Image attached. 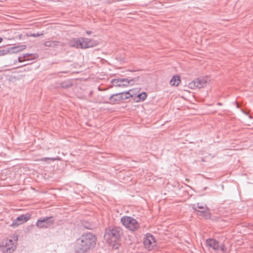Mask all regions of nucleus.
I'll return each instance as SVG.
<instances>
[{"label": "nucleus", "instance_id": "obj_20", "mask_svg": "<svg viewBox=\"0 0 253 253\" xmlns=\"http://www.w3.org/2000/svg\"><path fill=\"white\" fill-rule=\"evenodd\" d=\"M81 224L84 227L87 229L92 230L95 227L94 225L86 220H82Z\"/></svg>", "mask_w": 253, "mask_h": 253}, {"label": "nucleus", "instance_id": "obj_13", "mask_svg": "<svg viewBox=\"0 0 253 253\" xmlns=\"http://www.w3.org/2000/svg\"><path fill=\"white\" fill-rule=\"evenodd\" d=\"M139 79V77H134L132 79H129V78H121V81H122V83L124 87H126L129 85H133V84H131V82H137L138 81Z\"/></svg>", "mask_w": 253, "mask_h": 253}, {"label": "nucleus", "instance_id": "obj_26", "mask_svg": "<svg viewBox=\"0 0 253 253\" xmlns=\"http://www.w3.org/2000/svg\"><path fill=\"white\" fill-rule=\"evenodd\" d=\"M42 35H43V34L42 33H29V34H27V36L28 37H38L40 36H42Z\"/></svg>", "mask_w": 253, "mask_h": 253}, {"label": "nucleus", "instance_id": "obj_22", "mask_svg": "<svg viewBox=\"0 0 253 253\" xmlns=\"http://www.w3.org/2000/svg\"><path fill=\"white\" fill-rule=\"evenodd\" d=\"M197 79H196V80H193L189 83L188 87L192 89H196L198 88V86H197Z\"/></svg>", "mask_w": 253, "mask_h": 253}, {"label": "nucleus", "instance_id": "obj_39", "mask_svg": "<svg viewBox=\"0 0 253 253\" xmlns=\"http://www.w3.org/2000/svg\"><path fill=\"white\" fill-rule=\"evenodd\" d=\"M244 114H246V115H248L247 113H246V112H243Z\"/></svg>", "mask_w": 253, "mask_h": 253}, {"label": "nucleus", "instance_id": "obj_33", "mask_svg": "<svg viewBox=\"0 0 253 253\" xmlns=\"http://www.w3.org/2000/svg\"><path fill=\"white\" fill-rule=\"evenodd\" d=\"M193 205H196V207L200 206L201 204L199 203H197L196 204H194Z\"/></svg>", "mask_w": 253, "mask_h": 253}, {"label": "nucleus", "instance_id": "obj_1", "mask_svg": "<svg viewBox=\"0 0 253 253\" xmlns=\"http://www.w3.org/2000/svg\"><path fill=\"white\" fill-rule=\"evenodd\" d=\"M96 244V237L91 233L83 234L76 240L74 248L75 253H85Z\"/></svg>", "mask_w": 253, "mask_h": 253}, {"label": "nucleus", "instance_id": "obj_29", "mask_svg": "<svg viewBox=\"0 0 253 253\" xmlns=\"http://www.w3.org/2000/svg\"><path fill=\"white\" fill-rule=\"evenodd\" d=\"M25 61V60L22 59V58L21 57V56H19L18 57V59L17 60H16L14 61V64H16V63L17 62H19V63H22V62H23Z\"/></svg>", "mask_w": 253, "mask_h": 253}, {"label": "nucleus", "instance_id": "obj_6", "mask_svg": "<svg viewBox=\"0 0 253 253\" xmlns=\"http://www.w3.org/2000/svg\"><path fill=\"white\" fill-rule=\"evenodd\" d=\"M127 96H125L122 91L111 95L109 98V101L103 102L104 104H116L117 102L127 99Z\"/></svg>", "mask_w": 253, "mask_h": 253}, {"label": "nucleus", "instance_id": "obj_9", "mask_svg": "<svg viewBox=\"0 0 253 253\" xmlns=\"http://www.w3.org/2000/svg\"><path fill=\"white\" fill-rule=\"evenodd\" d=\"M192 209L197 212V215L201 216L206 219H210L211 218V214L210 212V209L208 207H206L203 210H198L196 207V205H192Z\"/></svg>", "mask_w": 253, "mask_h": 253}, {"label": "nucleus", "instance_id": "obj_7", "mask_svg": "<svg viewBox=\"0 0 253 253\" xmlns=\"http://www.w3.org/2000/svg\"><path fill=\"white\" fill-rule=\"evenodd\" d=\"M1 247L3 253H12L15 249V246L12 239L3 241L1 243Z\"/></svg>", "mask_w": 253, "mask_h": 253}, {"label": "nucleus", "instance_id": "obj_18", "mask_svg": "<svg viewBox=\"0 0 253 253\" xmlns=\"http://www.w3.org/2000/svg\"><path fill=\"white\" fill-rule=\"evenodd\" d=\"M145 236L146 237L144 239V245L146 249H147L149 251H150L153 249V247L155 246V245H153L150 239L146 237V234Z\"/></svg>", "mask_w": 253, "mask_h": 253}, {"label": "nucleus", "instance_id": "obj_21", "mask_svg": "<svg viewBox=\"0 0 253 253\" xmlns=\"http://www.w3.org/2000/svg\"><path fill=\"white\" fill-rule=\"evenodd\" d=\"M197 82L198 84L197 85V86H198V88H201L202 87H204V86H205L207 84V81L201 78H197Z\"/></svg>", "mask_w": 253, "mask_h": 253}, {"label": "nucleus", "instance_id": "obj_15", "mask_svg": "<svg viewBox=\"0 0 253 253\" xmlns=\"http://www.w3.org/2000/svg\"><path fill=\"white\" fill-rule=\"evenodd\" d=\"M21 57L25 61H31L37 59L38 57V55L36 53H25L22 54Z\"/></svg>", "mask_w": 253, "mask_h": 253}, {"label": "nucleus", "instance_id": "obj_11", "mask_svg": "<svg viewBox=\"0 0 253 253\" xmlns=\"http://www.w3.org/2000/svg\"><path fill=\"white\" fill-rule=\"evenodd\" d=\"M84 48H88L96 46L99 44V42L91 39L84 38Z\"/></svg>", "mask_w": 253, "mask_h": 253}, {"label": "nucleus", "instance_id": "obj_17", "mask_svg": "<svg viewBox=\"0 0 253 253\" xmlns=\"http://www.w3.org/2000/svg\"><path fill=\"white\" fill-rule=\"evenodd\" d=\"M73 85V81L71 80H67L60 82L59 86L63 88H68Z\"/></svg>", "mask_w": 253, "mask_h": 253}, {"label": "nucleus", "instance_id": "obj_28", "mask_svg": "<svg viewBox=\"0 0 253 253\" xmlns=\"http://www.w3.org/2000/svg\"><path fill=\"white\" fill-rule=\"evenodd\" d=\"M219 249L222 252H226L227 251V248L225 246V245L223 244L219 245Z\"/></svg>", "mask_w": 253, "mask_h": 253}, {"label": "nucleus", "instance_id": "obj_35", "mask_svg": "<svg viewBox=\"0 0 253 253\" xmlns=\"http://www.w3.org/2000/svg\"><path fill=\"white\" fill-rule=\"evenodd\" d=\"M3 39L1 37H0V43H1Z\"/></svg>", "mask_w": 253, "mask_h": 253}, {"label": "nucleus", "instance_id": "obj_16", "mask_svg": "<svg viewBox=\"0 0 253 253\" xmlns=\"http://www.w3.org/2000/svg\"><path fill=\"white\" fill-rule=\"evenodd\" d=\"M147 94L146 92L143 91L140 93H138L134 98L136 102H140L143 101L147 97Z\"/></svg>", "mask_w": 253, "mask_h": 253}, {"label": "nucleus", "instance_id": "obj_38", "mask_svg": "<svg viewBox=\"0 0 253 253\" xmlns=\"http://www.w3.org/2000/svg\"><path fill=\"white\" fill-rule=\"evenodd\" d=\"M135 82H131V84H134V83H135Z\"/></svg>", "mask_w": 253, "mask_h": 253}, {"label": "nucleus", "instance_id": "obj_37", "mask_svg": "<svg viewBox=\"0 0 253 253\" xmlns=\"http://www.w3.org/2000/svg\"><path fill=\"white\" fill-rule=\"evenodd\" d=\"M26 64H24V65H22V66H19V67H22V66H26Z\"/></svg>", "mask_w": 253, "mask_h": 253}, {"label": "nucleus", "instance_id": "obj_4", "mask_svg": "<svg viewBox=\"0 0 253 253\" xmlns=\"http://www.w3.org/2000/svg\"><path fill=\"white\" fill-rule=\"evenodd\" d=\"M54 222L55 218L53 216L42 217L37 220L36 226L40 229H46L52 225Z\"/></svg>", "mask_w": 253, "mask_h": 253}, {"label": "nucleus", "instance_id": "obj_36", "mask_svg": "<svg viewBox=\"0 0 253 253\" xmlns=\"http://www.w3.org/2000/svg\"><path fill=\"white\" fill-rule=\"evenodd\" d=\"M136 71L135 70H131L130 72H135Z\"/></svg>", "mask_w": 253, "mask_h": 253}, {"label": "nucleus", "instance_id": "obj_2", "mask_svg": "<svg viewBox=\"0 0 253 253\" xmlns=\"http://www.w3.org/2000/svg\"><path fill=\"white\" fill-rule=\"evenodd\" d=\"M122 234V231L120 227H109L105 230L104 238L107 242L115 247L116 245H118Z\"/></svg>", "mask_w": 253, "mask_h": 253}, {"label": "nucleus", "instance_id": "obj_5", "mask_svg": "<svg viewBox=\"0 0 253 253\" xmlns=\"http://www.w3.org/2000/svg\"><path fill=\"white\" fill-rule=\"evenodd\" d=\"M26 47V45L25 44L4 47L0 49V56L6 55L8 53L12 54L17 53L25 49Z\"/></svg>", "mask_w": 253, "mask_h": 253}, {"label": "nucleus", "instance_id": "obj_24", "mask_svg": "<svg viewBox=\"0 0 253 253\" xmlns=\"http://www.w3.org/2000/svg\"><path fill=\"white\" fill-rule=\"evenodd\" d=\"M129 90V91H131L130 92V95H129V96H131V97H133V96L135 97V96H136L137 93L138 92V91L137 90V89L133 88V89H130Z\"/></svg>", "mask_w": 253, "mask_h": 253}, {"label": "nucleus", "instance_id": "obj_10", "mask_svg": "<svg viewBox=\"0 0 253 253\" xmlns=\"http://www.w3.org/2000/svg\"><path fill=\"white\" fill-rule=\"evenodd\" d=\"M84 38H74L69 41V44L71 47L84 49Z\"/></svg>", "mask_w": 253, "mask_h": 253}, {"label": "nucleus", "instance_id": "obj_34", "mask_svg": "<svg viewBox=\"0 0 253 253\" xmlns=\"http://www.w3.org/2000/svg\"><path fill=\"white\" fill-rule=\"evenodd\" d=\"M217 105H218V106H221L222 104V103H220V102H218V103H217Z\"/></svg>", "mask_w": 253, "mask_h": 253}, {"label": "nucleus", "instance_id": "obj_30", "mask_svg": "<svg viewBox=\"0 0 253 253\" xmlns=\"http://www.w3.org/2000/svg\"><path fill=\"white\" fill-rule=\"evenodd\" d=\"M197 208V209H198L203 210L205 209H206V207H208L206 204H203V205H201L200 206L196 207Z\"/></svg>", "mask_w": 253, "mask_h": 253}, {"label": "nucleus", "instance_id": "obj_25", "mask_svg": "<svg viewBox=\"0 0 253 253\" xmlns=\"http://www.w3.org/2000/svg\"><path fill=\"white\" fill-rule=\"evenodd\" d=\"M146 237H147L148 238H149L150 239V240L152 241V243L153 242V243L156 242V240L155 237L152 234L149 233H147Z\"/></svg>", "mask_w": 253, "mask_h": 253}, {"label": "nucleus", "instance_id": "obj_23", "mask_svg": "<svg viewBox=\"0 0 253 253\" xmlns=\"http://www.w3.org/2000/svg\"><path fill=\"white\" fill-rule=\"evenodd\" d=\"M56 41H49L44 42V45L48 47H54L56 45Z\"/></svg>", "mask_w": 253, "mask_h": 253}, {"label": "nucleus", "instance_id": "obj_12", "mask_svg": "<svg viewBox=\"0 0 253 253\" xmlns=\"http://www.w3.org/2000/svg\"><path fill=\"white\" fill-rule=\"evenodd\" d=\"M207 245L211 248L214 251H218L219 250V242L212 238H209L206 240Z\"/></svg>", "mask_w": 253, "mask_h": 253}, {"label": "nucleus", "instance_id": "obj_3", "mask_svg": "<svg viewBox=\"0 0 253 253\" xmlns=\"http://www.w3.org/2000/svg\"><path fill=\"white\" fill-rule=\"evenodd\" d=\"M121 222L124 226L131 231H136L139 227L137 221L131 216H124L122 217Z\"/></svg>", "mask_w": 253, "mask_h": 253}, {"label": "nucleus", "instance_id": "obj_19", "mask_svg": "<svg viewBox=\"0 0 253 253\" xmlns=\"http://www.w3.org/2000/svg\"><path fill=\"white\" fill-rule=\"evenodd\" d=\"M110 82L112 84V87L116 86L124 88L123 82L121 81V78L113 79L111 80Z\"/></svg>", "mask_w": 253, "mask_h": 253}, {"label": "nucleus", "instance_id": "obj_14", "mask_svg": "<svg viewBox=\"0 0 253 253\" xmlns=\"http://www.w3.org/2000/svg\"><path fill=\"white\" fill-rule=\"evenodd\" d=\"M181 83L180 77L179 75H173L170 80L169 83L172 86H177Z\"/></svg>", "mask_w": 253, "mask_h": 253}, {"label": "nucleus", "instance_id": "obj_8", "mask_svg": "<svg viewBox=\"0 0 253 253\" xmlns=\"http://www.w3.org/2000/svg\"><path fill=\"white\" fill-rule=\"evenodd\" d=\"M31 214L29 213L26 214H22L18 216L14 220H13L11 226L15 228L19 225L27 222L30 219Z\"/></svg>", "mask_w": 253, "mask_h": 253}, {"label": "nucleus", "instance_id": "obj_32", "mask_svg": "<svg viewBox=\"0 0 253 253\" xmlns=\"http://www.w3.org/2000/svg\"><path fill=\"white\" fill-rule=\"evenodd\" d=\"M91 33H92V32L91 31H86V33L87 35H90Z\"/></svg>", "mask_w": 253, "mask_h": 253}, {"label": "nucleus", "instance_id": "obj_31", "mask_svg": "<svg viewBox=\"0 0 253 253\" xmlns=\"http://www.w3.org/2000/svg\"><path fill=\"white\" fill-rule=\"evenodd\" d=\"M49 159H50V160H51L52 159H51V158H43V159H42V161H45V160H49Z\"/></svg>", "mask_w": 253, "mask_h": 253}, {"label": "nucleus", "instance_id": "obj_27", "mask_svg": "<svg viewBox=\"0 0 253 253\" xmlns=\"http://www.w3.org/2000/svg\"><path fill=\"white\" fill-rule=\"evenodd\" d=\"M122 92L125 96L128 97H127V99L131 98V96H129V95H130V92H131L129 91V90L126 91H122Z\"/></svg>", "mask_w": 253, "mask_h": 253}]
</instances>
